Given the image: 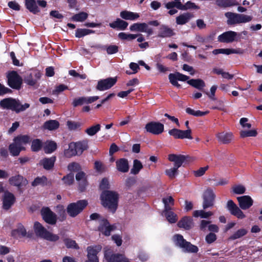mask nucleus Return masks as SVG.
<instances>
[{
    "mask_svg": "<svg viewBox=\"0 0 262 262\" xmlns=\"http://www.w3.org/2000/svg\"><path fill=\"white\" fill-rule=\"evenodd\" d=\"M117 81L116 77L101 79L98 81L96 89L99 91L107 90L113 86L116 83Z\"/></svg>",
    "mask_w": 262,
    "mask_h": 262,
    "instance_id": "obj_11",
    "label": "nucleus"
},
{
    "mask_svg": "<svg viewBox=\"0 0 262 262\" xmlns=\"http://www.w3.org/2000/svg\"><path fill=\"white\" fill-rule=\"evenodd\" d=\"M114 229V225H111L108 221L105 218H101L98 231L105 236H110L111 232Z\"/></svg>",
    "mask_w": 262,
    "mask_h": 262,
    "instance_id": "obj_14",
    "label": "nucleus"
},
{
    "mask_svg": "<svg viewBox=\"0 0 262 262\" xmlns=\"http://www.w3.org/2000/svg\"><path fill=\"white\" fill-rule=\"evenodd\" d=\"M57 146L55 142L50 141L47 142L46 146L44 147V151L46 154H51L56 150Z\"/></svg>",
    "mask_w": 262,
    "mask_h": 262,
    "instance_id": "obj_39",
    "label": "nucleus"
},
{
    "mask_svg": "<svg viewBox=\"0 0 262 262\" xmlns=\"http://www.w3.org/2000/svg\"><path fill=\"white\" fill-rule=\"evenodd\" d=\"M104 257L108 262H129L128 260L121 254H111L110 252H105Z\"/></svg>",
    "mask_w": 262,
    "mask_h": 262,
    "instance_id": "obj_24",
    "label": "nucleus"
},
{
    "mask_svg": "<svg viewBox=\"0 0 262 262\" xmlns=\"http://www.w3.org/2000/svg\"><path fill=\"white\" fill-rule=\"evenodd\" d=\"M24 81L26 83L30 86H34L36 83V80L33 78L31 74L25 78Z\"/></svg>",
    "mask_w": 262,
    "mask_h": 262,
    "instance_id": "obj_62",
    "label": "nucleus"
},
{
    "mask_svg": "<svg viewBox=\"0 0 262 262\" xmlns=\"http://www.w3.org/2000/svg\"><path fill=\"white\" fill-rule=\"evenodd\" d=\"M63 154L64 157L68 158L77 156V152L75 150L73 142L69 144V148L64 149Z\"/></svg>",
    "mask_w": 262,
    "mask_h": 262,
    "instance_id": "obj_35",
    "label": "nucleus"
},
{
    "mask_svg": "<svg viewBox=\"0 0 262 262\" xmlns=\"http://www.w3.org/2000/svg\"><path fill=\"white\" fill-rule=\"evenodd\" d=\"M129 29L131 31L145 32L148 36H150L153 34L152 29L149 28L148 24L145 23H134L130 26Z\"/></svg>",
    "mask_w": 262,
    "mask_h": 262,
    "instance_id": "obj_19",
    "label": "nucleus"
},
{
    "mask_svg": "<svg viewBox=\"0 0 262 262\" xmlns=\"http://www.w3.org/2000/svg\"><path fill=\"white\" fill-rule=\"evenodd\" d=\"M177 225L179 228L189 230L193 226L192 219L190 216H184L178 222Z\"/></svg>",
    "mask_w": 262,
    "mask_h": 262,
    "instance_id": "obj_28",
    "label": "nucleus"
},
{
    "mask_svg": "<svg viewBox=\"0 0 262 262\" xmlns=\"http://www.w3.org/2000/svg\"><path fill=\"white\" fill-rule=\"evenodd\" d=\"M217 237L214 233L210 232L205 237V240L207 244H211L216 240Z\"/></svg>",
    "mask_w": 262,
    "mask_h": 262,
    "instance_id": "obj_60",
    "label": "nucleus"
},
{
    "mask_svg": "<svg viewBox=\"0 0 262 262\" xmlns=\"http://www.w3.org/2000/svg\"><path fill=\"white\" fill-rule=\"evenodd\" d=\"M176 35L174 30L168 26L162 25L158 29V37L160 38H170Z\"/></svg>",
    "mask_w": 262,
    "mask_h": 262,
    "instance_id": "obj_22",
    "label": "nucleus"
},
{
    "mask_svg": "<svg viewBox=\"0 0 262 262\" xmlns=\"http://www.w3.org/2000/svg\"><path fill=\"white\" fill-rule=\"evenodd\" d=\"M215 194L211 188H207L203 194V208L206 209L214 205Z\"/></svg>",
    "mask_w": 262,
    "mask_h": 262,
    "instance_id": "obj_10",
    "label": "nucleus"
},
{
    "mask_svg": "<svg viewBox=\"0 0 262 262\" xmlns=\"http://www.w3.org/2000/svg\"><path fill=\"white\" fill-rule=\"evenodd\" d=\"M195 40L201 43H205L207 42H209V41H211L213 40V36L211 35H209L206 38L204 37L203 36L200 35H196L195 36Z\"/></svg>",
    "mask_w": 262,
    "mask_h": 262,
    "instance_id": "obj_58",
    "label": "nucleus"
},
{
    "mask_svg": "<svg viewBox=\"0 0 262 262\" xmlns=\"http://www.w3.org/2000/svg\"><path fill=\"white\" fill-rule=\"evenodd\" d=\"M8 182L11 185L16 186L19 189L22 187L26 186L28 183L27 179L20 174L11 177L9 179Z\"/></svg>",
    "mask_w": 262,
    "mask_h": 262,
    "instance_id": "obj_16",
    "label": "nucleus"
},
{
    "mask_svg": "<svg viewBox=\"0 0 262 262\" xmlns=\"http://www.w3.org/2000/svg\"><path fill=\"white\" fill-rule=\"evenodd\" d=\"M225 16L227 18V24L229 26H233L237 24L248 23L252 19V16H251L235 13L231 12H227L225 13Z\"/></svg>",
    "mask_w": 262,
    "mask_h": 262,
    "instance_id": "obj_5",
    "label": "nucleus"
},
{
    "mask_svg": "<svg viewBox=\"0 0 262 262\" xmlns=\"http://www.w3.org/2000/svg\"><path fill=\"white\" fill-rule=\"evenodd\" d=\"M180 139H192L193 138L191 136V129L181 130L179 129Z\"/></svg>",
    "mask_w": 262,
    "mask_h": 262,
    "instance_id": "obj_52",
    "label": "nucleus"
},
{
    "mask_svg": "<svg viewBox=\"0 0 262 262\" xmlns=\"http://www.w3.org/2000/svg\"><path fill=\"white\" fill-rule=\"evenodd\" d=\"M62 180L66 185H71L73 184L74 181V173L70 172L69 174H67L62 178Z\"/></svg>",
    "mask_w": 262,
    "mask_h": 262,
    "instance_id": "obj_50",
    "label": "nucleus"
},
{
    "mask_svg": "<svg viewBox=\"0 0 262 262\" xmlns=\"http://www.w3.org/2000/svg\"><path fill=\"white\" fill-rule=\"evenodd\" d=\"M120 16L123 19L132 20H135L139 17L138 13L128 11L127 10L121 11L120 12Z\"/></svg>",
    "mask_w": 262,
    "mask_h": 262,
    "instance_id": "obj_33",
    "label": "nucleus"
},
{
    "mask_svg": "<svg viewBox=\"0 0 262 262\" xmlns=\"http://www.w3.org/2000/svg\"><path fill=\"white\" fill-rule=\"evenodd\" d=\"M239 36L240 34L238 33L232 31H228L220 35L217 39L220 42L228 43H231L234 41H238L240 39Z\"/></svg>",
    "mask_w": 262,
    "mask_h": 262,
    "instance_id": "obj_9",
    "label": "nucleus"
},
{
    "mask_svg": "<svg viewBox=\"0 0 262 262\" xmlns=\"http://www.w3.org/2000/svg\"><path fill=\"white\" fill-rule=\"evenodd\" d=\"M47 181V178L45 176H42L41 177H37L34 181L32 182L31 185L33 187L37 186L39 185H45L46 182Z\"/></svg>",
    "mask_w": 262,
    "mask_h": 262,
    "instance_id": "obj_51",
    "label": "nucleus"
},
{
    "mask_svg": "<svg viewBox=\"0 0 262 262\" xmlns=\"http://www.w3.org/2000/svg\"><path fill=\"white\" fill-rule=\"evenodd\" d=\"M119 195L115 191L105 190H103L100 199L102 206L108 208L112 213H115L118 206Z\"/></svg>",
    "mask_w": 262,
    "mask_h": 262,
    "instance_id": "obj_1",
    "label": "nucleus"
},
{
    "mask_svg": "<svg viewBox=\"0 0 262 262\" xmlns=\"http://www.w3.org/2000/svg\"><path fill=\"white\" fill-rule=\"evenodd\" d=\"M216 4L220 7H229L234 5V0H216Z\"/></svg>",
    "mask_w": 262,
    "mask_h": 262,
    "instance_id": "obj_46",
    "label": "nucleus"
},
{
    "mask_svg": "<svg viewBox=\"0 0 262 262\" xmlns=\"http://www.w3.org/2000/svg\"><path fill=\"white\" fill-rule=\"evenodd\" d=\"M0 106L3 109L10 110L19 113L28 108L30 104L28 103L21 104L19 100L9 97L1 100Z\"/></svg>",
    "mask_w": 262,
    "mask_h": 262,
    "instance_id": "obj_2",
    "label": "nucleus"
},
{
    "mask_svg": "<svg viewBox=\"0 0 262 262\" xmlns=\"http://www.w3.org/2000/svg\"><path fill=\"white\" fill-rule=\"evenodd\" d=\"M233 192L235 194H241L245 192V187L241 185H235L232 187Z\"/></svg>",
    "mask_w": 262,
    "mask_h": 262,
    "instance_id": "obj_59",
    "label": "nucleus"
},
{
    "mask_svg": "<svg viewBox=\"0 0 262 262\" xmlns=\"http://www.w3.org/2000/svg\"><path fill=\"white\" fill-rule=\"evenodd\" d=\"M16 234L21 235L22 236H25L27 234V231L25 227L20 225L17 229L12 231V235L14 236Z\"/></svg>",
    "mask_w": 262,
    "mask_h": 262,
    "instance_id": "obj_56",
    "label": "nucleus"
},
{
    "mask_svg": "<svg viewBox=\"0 0 262 262\" xmlns=\"http://www.w3.org/2000/svg\"><path fill=\"white\" fill-rule=\"evenodd\" d=\"M117 169L121 172L125 173L128 171L129 164L127 159L121 158L116 162Z\"/></svg>",
    "mask_w": 262,
    "mask_h": 262,
    "instance_id": "obj_27",
    "label": "nucleus"
},
{
    "mask_svg": "<svg viewBox=\"0 0 262 262\" xmlns=\"http://www.w3.org/2000/svg\"><path fill=\"white\" fill-rule=\"evenodd\" d=\"M88 17V14L87 13L81 12L72 16L71 19L74 21L83 22L87 19Z\"/></svg>",
    "mask_w": 262,
    "mask_h": 262,
    "instance_id": "obj_43",
    "label": "nucleus"
},
{
    "mask_svg": "<svg viewBox=\"0 0 262 262\" xmlns=\"http://www.w3.org/2000/svg\"><path fill=\"white\" fill-rule=\"evenodd\" d=\"M143 168V165L140 161L135 159L133 161V166L130 170V173L133 174H137Z\"/></svg>",
    "mask_w": 262,
    "mask_h": 262,
    "instance_id": "obj_41",
    "label": "nucleus"
},
{
    "mask_svg": "<svg viewBox=\"0 0 262 262\" xmlns=\"http://www.w3.org/2000/svg\"><path fill=\"white\" fill-rule=\"evenodd\" d=\"M40 214L43 220L51 225H55L57 222V215L48 207H43L40 210Z\"/></svg>",
    "mask_w": 262,
    "mask_h": 262,
    "instance_id": "obj_8",
    "label": "nucleus"
},
{
    "mask_svg": "<svg viewBox=\"0 0 262 262\" xmlns=\"http://www.w3.org/2000/svg\"><path fill=\"white\" fill-rule=\"evenodd\" d=\"M118 48L116 45H110L106 48V51L108 54H113L118 52Z\"/></svg>",
    "mask_w": 262,
    "mask_h": 262,
    "instance_id": "obj_61",
    "label": "nucleus"
},
{
    "mask_svg": "<svg viewBox=\"0 0 262 262\" xmlns=\"http://www.w3.org/2000/svg\"><path fill=\"white\" fill-rule=\"evenodd\" d=\"M128 23L121 19L120 18H117L116 20L109 24L111 28L113 29H117L120 30H124L128 26Z\"/></svg>",
    "mask_w": 262,
    "mask_h": 262,
    "instance_id": "obj_31",
    "label": "nucleus"
},
{
    "mask_svg": "<svg viewBox=\"0 0 262 262\" xmlns=\"http://www.w3.org/2000/svg\"><path fill=\"white\" fill-rule=\"evenodd\" d=\"M3 208L4 210H9L16 201V198L14 195L8 191L5 192L3 198Z\"/></svg>",
    "mask_w": 262,
    "mask_h": 262,
    "instance_id": "obj_17",
    "label": "nucleus"
},
{
    "mask_svg": "<svg viewBox=\"0 0 262 262\" xmlns=\"http://www.w3.org/2000/svg\"><path fill=\"white\" fill-rule=\"evenodd\" d=\"M18 144L14 142L9 145V150L11 156L13 157L18 156L20 154V150L18 149Z\"/></svg>",
    "mask_w": 262,
    "mask_h": 262,
    "instance_id": "obj_44",
    "label": "nucleus"
},
{
    "mask_svg": "<svg viewBox=\"0 0 262 262\" xmlns=\"http://www.w3.org/2000/svg\"><path fill=\"white\" fill-rule=\"evenodd\" d=\"M187 83L199 90H202L205 86V82L201 79H190L187 81Z\"/></svg>",
    "mask_w": 262,
    "mask_h": 262,
    "instance_id": "obj_34",
    "label": "nucleus"
},
{
    "mask_svg": "<svg viewBox=\"0 0 262 262\" xmlns=\"http://www.w3.org/2000/svg\"><path fill=\"white\" fill-rule=\"evenodd\" d=\"M88 205V202L86 200H78L76 202L70 203L67 206L66 211L70 217H75L84 209Z\"/></svg>",
    "mask_w": 262,
    "mask_h": 262,
    "instance_id": "obj_6",
    "label": "nucleus"
},
{
    "mask_svg": "<svg viewBox=\"0 0 262 262\" xmlns=\"http://www.w3.org/2000/svg\"><path fill=\"white\" fill-rule=\"evenodd\" d=\"M213 215V213L211 211L205 212L203 210H195L193 213V215L194 217L200 216L202 219H207L209 216Z\"/></svg>",
    "mask_w": 262,
    "mask_h": 262,
    "instance_id": "obj_47",
    "label": "nucleus"
},
{
    "mask_svg": "<svg viewBox=\"0 0 262 262\" xmlns=\"http://www.w3.org/2000/svg\"><path fill=\"white\" fill-rule=\"evenodd\" d=\"M188 158V156L183 155L169 154L168 159L169 161L174 163V167L180 168L185 161Z\"/></svg>",
    "mask_w": 262,
    "mask_h": 262,
    "instance_id": "obj_23",
    "label": "nucleus"
},
{
    "mask_svg": "<svg viewBox=\"0 0 262 262\" xmlns=\"http://www.w3.org/2000/svg\"><path fill=\"white\" fill-rule=\"evenodd\" d=\"M219 142L223 144H228L233 140L234 136L231 132H221L216 135Z\"/></svg>",
    "mask_w": 262,
    "mask_h": 262,
    "instance_id": "obj_25",
    "label": "nucleus"
},
{
    "mask_svg": "<svg viewBox=\"0 0 262 262\" xmlns=\"http://www.w3.org/2000/svg\"><path fill=\"white\" fill-rule=\"evenodd\" d=\"M164 214L170 223H175L178 220L177 215L173 211L165 213Z\"/></svg>",
    "mask_w": 262,
    "mask_h": 262,
    "instance_id": "obj_54",
    "label": "nucleus"
},
{
    "mask_svg": "<svg viewBox=\"0 0 262 262\" xmlns=\"http://www.w3.org/2000/svg\"><path fill=\"white\" fill-rule=\"evenodd\" d=\"M8 84L13 89L19 90L23 83L21 76L14 71H11L8 75Z\"/></svg>",
    "mask_w": 262,
    "mask_h": 262,
    "instance_id": "obj_7",
    "label": "nucleus"
},
{
    "mask_svg": "<svg viewBox=\"0 0 262 262\" xmlns=\"http://www.w3.org/2000/svg\"><path fill=\"white\" fill-rule=\"evenodd\" d=\"M99 97L98 96L90 97H80L75 98L72 102V105L76 107L78 106L82 105L84 104H91L98 99Z\"/></svg>",
    "mask_w": 262,
    "mask_h": 262,
    "instance_id": "obj_18",
    "label": "nucleus"
},
{
    "mask_svg": "<svg viewBox=\"0 0 262 262\" xmlns=\"http://www.w3.org/2000/svg\"><path fill=\"white\" fill-rule=\"evenodd\" d=\"M94 33L95 31L92 30L78 28L76 30L75 37L77 38H81L85 35Z\"/></svg>",
    "mask_w": 262,
    "mask_h": 262,
    "instance_id": "obj_42",
    "label": "nucleus"
},
{
    "mask_svg": "<svg viewBox=\"0 0 262 262\" xmlns=\"http://www.w3.org/2000/svg\"><path fill=\"white\" fill-rule=\"evenodd\" d=\"M68 169L71 172H78L81 170V167L79 163L73 162L69 164L68 166Z\"/></svg>",
    "mask_w": 262,
    "mask_h": 262,
    "instance_id": "obj_55",
    "label": "nucleus"
},
{
    "mask_svg": "<svg viewBox=\"0 0 262 262\" xmlns=\"http://www.w3.org/2000/svg\"><path fill=\"white\" fill-rule=\"evenodd\" d=\"M14 142L16 143L17 144H27L30 143L31 141V138L28 135H18L15 137L13 140Z\"/></svg>",
    "mask_w": 262,
    "mask_h": 262,
    "instance_id": "obj_38",
    "label": "nucleus"
},
{
    "mask_svg": "<svg viewBox=\"0 0 262 262\" xmlns=\"http://www.w3.org/2000/svg\"><path fill=\"white\" fill-rule=\"evenodd\" d=\"M75 150L77 152V156H80L84 150L89 148L88 142L86 140H83L74 142Z\"/></svg>",
    "mask_w": 262,
    "mask_h": 262,
    "instance_id": "obj_30",
    "label": "nucleus"
},
{
    "mask_svg": "<svg viewBox=\"0 0 262 262\" xmlns=\"http://www.w3.org/2000/svg\"><path fill=\"white\" fill-rule=\"evenodd\" d=\"M33 228L36 235L43 239L52 242H56L59 239V236L57 234L47 230L38 222L34 223Z\"/></svg>",
    "mask_w": 262,
    "mask_h": 262,
    "instance_id": "obj_3",
    "label": "nucleus"
},
{
    "mask_svg": "<svg viewBox=\"0 0 262 262\" xmlns=\"http://www.w3.org/2000/svg\"><path fill=\"white\" fill-rule=\"evenodd\" d=\"M226 208L230 212L231 214L236 216L239 219H243L246 217L243 212L231 200L228 201L226 205Z\"/></svg>",
    "mask_w": 262,
    "mask_h": 262,
    "instance_id": "obj_13",
    "label": "nucleus"
},
{
    "mask_svg": "<svg viewBox=\"0 0 262 262\" xmlns=\"http://www.w3.org/2000/svg\"><path fill=\"white\" fill-rule=\"evenodd\" d=\"M25 5L26 9L33 14H37L40 12L36 0H25Z\"/></svg>",
    "mask_w": 262,
    "mask_h": 262,
    "instance_id": "obj_29",
    "label": "nucleus"
},
{
    "mask_svg": "<svg viewBox=\"0 0 262 262\" xmlns=\"http://www.w3.org/2000/svg\"><path fill=\"white\" fill-rule=\"evenodd\" d=\"M186 112L189 115H191L195 117L203 116L208 113V112H202L200 110L195 111L190 107H187L186 108Z\"/></svg>",
    "mask_w": 262,
    "mask_h": 262,
    "instance_id": "obj_48",
    "label": "nucleus"
},
{
    "mask_svg": "<svg viewBox=\"0 0 262 262\" xmlns=\"http://www.w3.org/2000/svg\"><path fill=\"white\" fill-rule=\"evenodd\" d=\"M165 174L170 179H174L178 174V168L173 167L165 170Z\"/></svg>",
    "mask_w": 262,
    "mask_h": 262,
    "instance_id": "obj_53",
    "label": "nucleus"
},
{
    "mask_svg": "<svg viewBox=\"0 0 262 262\" xmlns=\"http://www.w3.org/2000/svg\"><path fill=\"white\" fill-rule=\"evenodd\" d=\"M43 127L49 130L57 129L59 127V123L56 120H50L44 123Z\"/></svg>",
    "mask_w": 262,
    "mask_h": 262,
    "instance_id": "obj_36",
    "label": "nucleus"
},
{
    "mask_svg": "<svg viewBox=\"0 0 262 262\" xmlns=\"http://www.w3.org/2000/svg\"><path fill=\"white\" fill-rule=\"evenodd\" d=\"M56 160V157L55 156L50 158H43L39 161L38 165L42 166L46 170H52L54 167Z\"/></svg>",
    "mask_w": 262,
    "mask_h": 262,
    "instance_id": "obj_21",
    "label": "nucleus"
},
{
    "mask_svg": "<svg viewBox=\"0 0 262 262\" xmlns=\"http://www.w3.org/2000/svg\"><path fill=\"white\" fill-rule=\"evenodd\" d=\"M101 249V247L100 245L89 246L87 248L88 260L85 262H99L97 254Z\"/></svg>",
    "mask_w": 262,
    "mask_h": 262,
    "instance_id": "obj_20",
    "label": "nucleus"
},
{
    "mask_svg": "<svg viewBox=\"0 0 262 262\" xmlns=\"http://www.w3.org/2000/svg\"><path fill=\"white\" fill-rule=\"evenodd\" d=\"M100 128L101 125L99 124H97L88 128L85 129V132L89 136H93L96 134L100 130Z\"/></svg>",
    "mask_w": 262,
    "mask_h": 262,
    "instance_id": "obj_49",
    "label": "nucleus"
},
{
    "mask_svg": "<svg viewBox=\"0 0 262 262\" xmlns=\"http://www.w3.org/2000/svg\"><path fill=\"white\" fill-rule=\"evenodd\" d=\"M192 17V15L189 12L184 13L176 17V23L179 25L186 24Z\"/></svg>",
    "mask_w": 262,
    "mask_h": 262,
    "instance_id": "obj_32",
    "label": "nucleus"
},
{
    "mask_svg": "<svg viewBox=\"0 0 262 262\" xmlns=\"http://www.w3.org/2000/svg\"><path fill=\"white\" fill-rule=\"evenodd\" d=\"M42 141L39 139H35L32 141L31 149L33 152H38L42 147Z\"/></svg>",
    "mask_w": 262,
    "mask_h": 262,
    "instance_id": "obj_37",
    "label": "nucleus"
},
{
    "mask_svg": "<svg viewBox=\"0 0 262 262\" xmlns=\"http://www.w3.org/2000/svg\"><path fill=\"white\" fill-rule=\"evenodd\" d=\"M146 132L153 135H160L164 132V124L155 121H151L147 123L145 126Z\"/></svg>",
    "mask_w": 262,
    "mask_h": 262,
    "instance_id": "obj_12",
    "label": "nucleus"
},
{
    "mask_svg": "<svg viewBox=\"0 0 262 262\" xmlns=\"http://www.w3.org/2000/svg\"><path fill=\"white\" fill-rule=\"evenodd\" d=\"M63 242L67 248H72L74 249H79V247L76 241L69 238H66L63 239Z\"/></svg>",
    "mask_w": 262,
    "mask_h": 262,
    "instance_id": "obj_45",
    "label": "nucleus"
},
{
    "mask_svg": "<svg viewBox=\"0 0 262 262\" xmlns=\"http://www.w3.org/2000/svg\"><path fill=\"white\" fill-rule=\"evenodd\" d=\"M168 78L171 84L178 88H181V86L178 82V80L185 81L189 79V77L179 72H176L175 73L169 74Z\"/></svg>",
    "mask_w": 262,
    "mask_h": 262,
    "instance_id": "obj_15",
    "label": "nucleus"
},
{
    "mask_svg": "<svg viewBox=\"0 0 262 262\" xmlns=\"http://www.w3.org/2000/svg\"><path fill=\"white\" fill-rule=\"evenodd\" d=\"M248 233L247 230L244 228H241L235 232L229 237V239L233 241L246 235Z\"/></svg>",
    "mask_w": 262,
    "mask_h": 262,
    "instance_id": "obj_40",
    "label": "nucleus"
},
{
    "mask_svg": "<svg viewBox=\"0 0 262 262\" xmlns=\"http://www.w3.org/2000/svg\"><path fill=\"white\" fill-rule=\"evenodd\" d=\"M257 135V132L256 130H242L241 132L240 135L242 138H245L248 137H256Z\"/></svg>",
    "mask_w": 262,
    "mask_h": 262,
    "instance_id": "obj_57",
    "label": "nucleus"
},
{
    "mask_svg": "<svg viewBox=\"0 0 262 262\" xmlns=\"http://www.w3.org/2000/svg\"><path fill=\"white\" fill-rule=\"evenodd\" d=\"M78 182L79 191L80 192H84L86 190V186L88 185L87 178Z\"/></svg>",
    "mask_w": 262,
    "mask_h": 262,
    "instance_id": "obj_64",
    "label": "nucleus"
},
{
    "mask_svg": "<svg viewBox=\"0 0 262 262\" xmlns=\"http://www.w3.org/2000/svg\"><path fill=\"white\" fill-rule=\"evenodd\" d=\"M239 207L243 210L249 209L253 205V200L249 195H243L237 198Z\"/></svg>",
    "mask_w": 262,
    "mask_h": 262,
    "instance_id": "obj_26",
    "label": "nucleus"
},
{
    "mask_svg": "<svg viewBox=\"0 0 262 262\" xmlns=\"http://www.w3.org/2000/svg\"><path fill=\"white\" fill-rule=\"evenodd\" d=\"M109 186L110 184L107 179L106 178H103L99 185L100 189L105 190L110 188Z\"/></svg>",
    "mask_w": 262,
    "mask_h": 262,
    "instance_id": "obj_63",
    "label": "nucleus"
},
{
    "mask_svg": "<svg viewBox=\"0 0 262 262\" xmlns=\"http://www.w3.org/2000/svg\"><path fill=\"white\" fill-rule=\"evenodd\" d=\"M173 237L176 245L181 248L184 252L197 253L198 252V247L191 244L190 242H187L181 234H176Z\"/></svg>",
    "mask_w": 262,
    "mask_h": 262,
    "instance_id": "obj_4",
    "label": "nucleus"
}]
</instances>
